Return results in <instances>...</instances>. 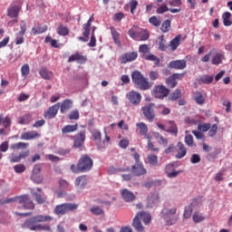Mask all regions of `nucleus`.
I'll list each match as a JSON object with an SVG mask.
<instances>
[{"mask_svg": "<svg viewBox=\"0 0 232 232\" xmlns=\"http://www.w3.org/2000/svg\"><path fill=\"white\" fill-rule=\"evenodd\" d=\"M37 137H41V134L35 130L24 132L21 135L22 140H32V139H37Z\"/></svg>", "mask_w": 232, "mask_h": 232, "instance_id": "nucleus-25", "label": "nucleus"}, {"mask_svg": "<svg viewBox=\"0 0 232 232\" xmlns=\"http://www.w3.org/2000/svg\"><path fill=\"white\" fill-rule=\"evenodd\" d=\"M222 19H223V24L224 26H231L232 21H231V13L229 12H225L222 14Z\"/></svg>", "mask_w": 232, "mask_h": 232, "instance_id": "nucleus-35", "label": "nucleus"}, {"mask_svg": "<svg viewBox=\"0 0 232 232\" xmlns=\"http://www.w3.org/2000/svg\"><path fill=\"white\" fill-rule=\"evenodd\" d=\"M147 160L149 161V164H150V166H159V157H157V155L149 154L147 156Z\"/></svg>", "mask_w": 232, "mask_h": 232, "instance_id": "nucleus-37", "label": "nucleus"}, {"mask_svg": "<svg viewBox=\"0 0 232 232\" xmlns=\"http://www.w3.org/2000/svg\"><path fill=\"white\" fill-rule=\"evenodd\" d=\"M185 143H186L187 146H188L189 148H193V146H194L193 135H191V134H187V135L185 136Z\"/></svg>", "mask_w": 232, "mask_h": 232, "instance_id": "nucleus-60", "label": "nucleus"}, {"mask_svg": "<svg viewBox=\"0 0 232 232\" xmlns=\"http://www.w3.org/2000/svg\"><path fill=\"white\" fill-rule=\"evenodd\" d=\"M148 144H147V150L149 151H153V152H159L160 151V149L159 147H155V144L151 141V136L150 139H147Z\"/></svg>", "mask_w": 232, "mask_h": 232, "instance_id": "nucleus-43", "label": "nucleus"}, {"mask_svg": "<svg viewBox=\"0 0 232 232\" xmlns=\"http://www.w3.org/2000/svg\"><path fill=\"white\" fill-rule=\"evenodd\" d=\"M78 128H79L78 124H75V125H65L62 129V133L63 135H65L66 133H73V131H77Z\"/></svg>", "mask_w": 232, "mask_h": 232, "instance_id": "nucleus-29", "label": "nucleus"}, {"mask_svg": "<svg viewBox=\"0 0 232 232\" xmlns=\"http://www.w3.org/2000/svg\"><path fill=\"white\" fill-rule=\"evenodd\" d=\"M218 131V125L213 124L210 125V130L208 131V137H215L217 135V132Z\"/></svg>", "mask_w": 232, "mask_h": 232, "instance_id": "nucleus-61", "label": "nucleus"}, {"mask_svg": "<svg viewBox=\"0 0 232 232\" xmlns=\"http://www.w3.org/2000/svg\"><path fill=\"white\" fill-rule=\"evenodd\" d=\"M75 61L78 64H84V63L88 61V58L85 55H82V53L77 52L68 58V63H75Z\"/></svg>", "mask_w": 232, "mask_h": 232, "instance_id": "nucleus-15", "label": "nucleus"}, {"mask_svg": "<svg viewBox=\"0 0 232 232\" xmlns=\"http://www.w3.org/2000/svg\"><path fill=\"white\" fill-rule=\"evenodd\" d=\"M39 74L45 81H50L53 77V72H48L46 68H41L39 71Z\"/></svg>", "mask_w": 232, "mask_h": 232, "instance_id": "nucleus-27", "label": "nucleus"}, {"mask_svg": "<svg viewBox=\"0 0 232 232\" xmlns=\"http://www.w3.org/2000/svg\"><path fill=\"white\" fill-rule=\"evenodd\" d=\"M170 126L168 130H166L167 133H173L177 137V133H179V129L177 128V124H175L173 121H169Z\"/></svg>", "mask_w": 232, "mask_h": 232, "instance_id": "nucleus-45", "label": "nucleus"}, {"mask_svg": "<svg viewBox=\"0 0 232 232\" xmlns=\"http://www.w3.org/2000/svg\"><path fill=\"white\" fill-rule=\"evenodd\" d=\"M37 231L52 232V227H50V225H46V224L45 225L40 224Z\"/></svg>", "mask_w": 232, "mask_h": 232, "instance_id": "nucleus-64", "label": "nucleus"}, {"mask_svg": "<svg viewBox=\"0 0 232 232\" xmlns=\"http://www.w3.org/2000/svg\"><path fill=\"white\" fill-rule=\"evenodd\" d=\"M149 23L150 24H152L153 26H155L156 28H159V26H160L161 24V21H160V18L157 17V16H151L150 19H149Z\"/></svg>", "mask_w": 232, "mask_h": 232, "instance_id": "nucleus-51", "label": "nucleus"}, {"mask_svg": "<svg viewBox=\"0 0 232 232\" xmlns=\"http://www.w3.org/2000/svg\"><path fill=\"white\" fill-rule=\"evenodd\" d=\"M92 29V25L90 24H83V33L82 35L83 37H85L86 39H88V37H90V30Z\"/></svg>", "mask_w": 232, "mask_h": 232, "instance_id": "nucleus-59", "label": "nucleus"}, {"mask_svg": "<svg viewBox=\"0 0 232 232\" xmlns=\"http://www.w3.org/2000/svg\"><path fill=\"white\" fill-rule=\"evenodd\" d=\"M73 147L74 148H82L86 140V130H81L75 136H73Z\"/></svg>", "mask_w": 232, "mask_h": 232, "instance_id": "nucleus-12", "label": "nucleus"}, {"mask_svg": "<svg viewBox=\"0 0 232 232\" xmlns=\"http://www.w3.org/2000/svg\"><path fill=\"white\" fill-rule=\"evenodd\" d=\"M53 218L52 216L37 215L28 218L22 224L23 229H29L30 231H38L39 226L43 222H52Z\"/></svg>", "mask_w": 232, "mask_h": 232, "instance_id": "nucleus-1", "label": "nucleus"}, {"mask_svg": "<svg viewBox=\"0 0 232 232\" xmlns=\"http://www.w3.org/2000/svg\"><path fill=\"white\" fill-rule=\"evenodd\" d=\"M166 84L169 88H175V86H177V80H175L174 76L171 75L166 80Z\"/></svg>", "mask_w": 232, "mask_h": 232, "instance_id": "nucleus-54", "label": "nucleus"}, {"mask_svg": "<svg viewBox=\"0 0 232 232\" xmlns=\"http://www.w3.org/2000/svg\"><path fill=\"white\" fill-rule=\"evenodd\" d=\"M141 111L149 122H153V121H155V103H148L141 107Z\"/></svg>", "mask_w": 232, "mask_h": 232, "instance_id": "nucleus-5", "label": "nucleus"}, {"mask_svg": "<svg viewBox=\"0 0 232 232\" xmlns=\"http://www.w3.org/2000/svg\"><path fill=\"white\" fill-rule=\"evenodd\" d=\"M162 184V180L156 179L155 181H147L143 184L144 188L150 189L153 188V186H160Z\"/></svg>", "mask_w": 232, "mask_h": 232, "instance_id": "nucleus-47", "label": "nucleus"}, {"mask_svg": "<svg viewBox=\"0 0 232 232\" xmlns=\"http://www.w3.org/2000/svg\"><path fill=\"white\" fill-rule=\"evenodd\" d=\"M139 6V1L137 0H130L128 4L124 5V10H127L130 12L132 15L135 14V10H137V7Z\"/></svg>", "mask_w": 232, "mask_h": 232, "instance_id": "nucleus-24", "label": "nucleus"}, {"mask_svg": "<svg viewBox=\"0 0 232 232\" xmlns=\"http://www.w3.org/2000/svg\"><path fill=\"white\" fill-rule=\"evenodd\" d=\"M79 111L78 110H73L70 112V114L68 115V119L70 121H79Z\"/></svg>", "mask_w": 232, "mask_h": 232, "instance_id": "nucleus-56", "label": "nucleus"}, {"mask_svg": "<svg viewBox=\"0 0 232 232\" xmlns=\"http://www.w3.org/2000/svg\"><path fill=\"white\" fill-rule=\"evenodd\" d=\"M123 171H128V169H117L113 166H111L108 169V174L109 175H115V173H121V172H123Z\"/></svg>", "mask_w": 232, "mask_h": 232, "instance_id": "nucleus-52", "label": "nucleus"}, {"mask_svg": "<svg viewBox=\"0 0 232 232\" xmlns=\"http://www.w3.org/2000/svg\"><path fill=\"white\" fill-rule=\"evenodd\" d=\"M140 53H143V55H146V53H150V47L148 44H141L139 48Z\"/></svg>", "mask_w": 232, "mask_h": 232, "instance_id": "nucleus-63", "label": "nucleus"}, {"mask_svg": "<svg viewBox=\"0 0 232 232\" xmlns=\"http://www.w3.org/2000/svg\"><path fill=\"white\" fill-rule=\"evenodd\" d=\"M181 93L182 92L180 91V89H177L174 92L170 94V96L169 97V101H179V99H180Z\"/></svg>", "mask_w": 232, "mask_h": 232, "instance_id": "nucleus-50", "label": "nucleus"}, {"mask_svg": "<svg viewBox=\"0 0 232 232\" xmlns=\"http://www.w3.org/2000/svg\"><path fill=\"white\" fill-rule=\"evenodd\" d=\"M72 108V102L71 100H64L61 105V113H64V111H68Z\"/></svg>", "mask_w": 232, "mask_h": 232, "instance_id": "nucleus-39", "label": "nucleus"}, {"mask_svg": "<svg viewBox=\"0 0 232 232\" xmlns=\"http://www.w3.org/2000/svg\"><path fill=\"white\" fill-rule=\"evenodd\" d=\"M191 215H193V210L188 206L185 207L183 212V218H191Z\"/></svg>", "mask_w": 232, "mask_h": 232, "instance_id": "nucleus-58", "label": "nucleus"}, {"mask_svg": "<svg viewBox=\"0 0 232 232\" xmlns=\"http://www.w3.org/2000/svg\"><path fill=\"white\" fill-rule=\"evenodd\" d=\"M131 79L133 84L139 88V90H141L142 92L146 90H150L151 88V85L150 84V82H148V79L144 78V75L140 73L139 71H134L131 73Z\"/></svg>", "mask_w": 232, "mask_h": 232, "instance_id": "nucleus-3", "label": "nucleus"}, {"mask_svg": "<svg viewBox=\"0 0 232 232\" xmlns=\"http://www.w3.org/2000/svg\"><path fill=\"white\" fill-rule=\"evenodd\" d=\"M213 76L211 75H203L198 79V84H211L213 82Z\"/></svg>", "mask_w": 232, "mask_h": 232, "instance_id": "nucleus-36", "label": "nucleus"}, {"mask_svg": "<svg viewBox=\"0 0 232 232\" xmlns=\"http://www.w3.org/2000/svg\"><path fill=\"white\" fill-rule=\"evenodd\" d=\"M146 61H152L155 66H160V58L155 56V54H147L143 56Z\"/></svg>", "mask_w": 232, "mask_h": 232, "instance_id": "nucleus-32", "label": "nucleus"}, {"mask_svg": "<svg viewBox=\"0 0 232 232\" xmlns=\"http://www.w3.org/2000/svg\"><path fill=\"white\" fill-rule=\"evenodd\" d=\"M21 10H23V5L21 4H11L7 8V17L10 19H17L19 14H21Z\"/></svg>", "mask_w": 232, "mask_h": 232, "instance_id": "nucleus-8", "label": "nucleus"}, {"mask_svg": "<svg viewBox=\"0 0 232 232\" xmlns=\"http://www.w3.org/2000/svg\"><path fill=\"white\" fill-rule=\"evenodd\" d=\"M92 168H93V160L86 154L82 155L78 161V169H80V172L86 173V171H90Z\"/></svg>", "mask_w": 232, "mask_h": 232, "instance_id": "nucleus-4", "label": "nucleus"}, {"mask_svg": "<svg viewBox=\"0 0 232 232\" xmlns=\"http://www.w3.org/2000/svg\"><path fill=\"white\" fill-rule=\"evenodd\" d=\"M153 95L156 99H164L169 95V89L166 88L164 85H157L154 88Z\"/></svg>", "mask_w": 232, "mask_h": 232, "instance_id": "nucleus-11", "label": "nucleus"}, {"mask_svg": "<svg viewBox=\"0 0 232 232\" xmlns=\"http://www.w3.org/2000/svg\"><path fill=\"white\" fill-rule=\"evenodd\" d=\"M14 43L16 45L24 44V34H20V33H16Z\"/></svg>", "mask_w": 232, "mask_h": 232, "instance_id": "nucleus-57", "label": "nucleus"}, {"mask_svg": "<svg viewBox=\"0 0 232 232\" xmlns=\"http://www.w3.org/2000/svg\"><path fill=\"white\" fill-rule=\"evenodd\" d=\"M91 133H92V140L95 142H98L99 144L102 142V133L101 132V130L94 129L93 130H92Z\"/></svg>", "mask_w": 232, "mask_h": 232, "instance_id": "nucleus-28", "label": "nucleus"}, {"mask_svg": "<svg viewBox=\"0 0 232 232\" xmlns=\"http://www.w3.org/2000/svg\"><path fill=\"white\" fill-rule=\"evenodd\" d=\"M169 28H171V20H165L161 24L160 30L163 34H167V32H169Z\"/></svg>", "mask_w": 232, "mask_h": 232, "instance_id": "nucleus-42", "label": "nucleus"}, {"mask_svg": "<svg viewBox=\"0 0 232 232\" xmlns=\"http://www.w3.org/2000/svg\"><path fill=\"white\" fill-rule=\"evenodd\" d=\"M198 131H203V133H206V131H209L211 130V124L210 123H203L199 124L198 126Z\"/></svg>", "mask_w": 232, "mask_h": 232, "instance_id": "nucleus-55", "label": "nucleus"}, {"mask_svg": "<svg viewBox=\"0 0 232 232\" xmlns=\"http://www.w3.org/2000/svg\"><path fill=\"white\" fill-rule=\"evenodd\" d=\"M188 66L186 60H173L168 64V68L170 70H184Z\"/></svg>", "mask_w": 232, "mask_h": 232, "instance_id": "nucleus-13", "label": "nucleus"}, {"mask_svg": "<svg viewBox=\"0 0 232 232\" xmlns=\"http://www.w3.org/2000/svg\"><path fill=\"white\" fill-rule=\"evenodd\" d=\"M140 220H142L144 224H150V222H151V215H150V213L141 211L136 214L135 218H133L132 227L138 232H144V227L142 226V223H140Z\"/></svg>", "mask_w": 232, "mask_h": 232, "instance_id": "nucleus-2", "label": "nucleus"}, {"mask_svg": "<svg viewBox=\"0 0 232 232\" xmlns=\"http://www.w3.org/2000/svg\"><path fill=\"white\" fill-rule=\"evenodd\" d=\"M57 34H58V35H62L63 37H66V35H68V34H70V30L68 29V27L61 24L57 28Z\"/></svg>", "mask_w": 232, "mask_h": 232, "instance_id": "nucleus-41", "label": "nucleus"}, {"mask_svg": "<svg viewBox=\"0 0 232 232\" xmlns=\"http://www.w3.org/2000/svg\"><path fill=\"white\" fill-rule=\"evenodd\" d=\"M180 39H182V35L179 34L170 41L169 47L171 48L172 52H175V50L180 46Z\"/></svg>", "mask_w": 232, "mask_h": 232, "instance_id": "nucleus-26", "label": "nucleus"}, {"mask_svg": "<svg viewBox=\"0 0 232 232\" xmlns=\"http://www.w3.org/2000/svg\"><path fill=\"white\" fill-rule=\"evenodd\" d=\"M21 75L22 77H24V79L30 75V65L28 63H24L21 67Z\"/></svg>", "mask_w": 232, "mask_h": 232, "instance_id": "nucleus-46", "label": "nucleus"}, {"mask_svg": "<svg viewBox=\"0 0 232 232\" xmlns=\"http://www.w3.org/2000/svg\"><path fill=\"white\" fill-rule=\"evenodd\" d=\"M192 220L195 222V224H199V222H204L206 218L199 211H195L192 215Z\"/></svg>", "mask_w": 232, "mask_h": 232, "instance_id": "nucleus-30", "label": "nucleus"}, {"mask_svg": "<svg viewBox=\"0 0 232 232\" xmlns=\"http://www.w3.org/2000/svg\"><path fill=\"white\" fill-rule=\"evenodd\" d=\"M31 180H33L34 184H43V180H44V178L41 174H32Z\"/></svg>", "mask_w": 232, "mask_h": 232, "instance_id": "nucleus-44", "label": "nucleus"}, {"mask_svg": "<svg viewBox=\"0 0 232 232\" xmlns=\"http://www.w3.org/2000/svg\"><path fill=\"white\" fill-rule=\"evenodd\" d=\"M32 195L35 198L37 204H44V202H46V197L37 192H32Z\"/></svg>", "mask_w": 232, "mask_h": 232, "instance_id": "nucleus-40", "label": "nucleus"}, {"mask_svg": "<svg viewBox=\"0 0 232 232\" xmlns=\"http://www.w3.org/2000/svg\"><path fill=\"white\" fill-rule=\"evenodd\" d=\"M139 57V53L137 52L127 53L121 55V64H126V63H132Z\"/></svg>", "mask_w": 232, "mask_h": 232, "instance_id": "nucleus-17", "label": "nucleus"}, {"mask_svg": "<svg viewBox=\"0 0 232 232\" xmlns=\"http://www.w3.org/2000/svg\"><path fill=\"white\" fill-rule=\"evenodd\" d=\"M164 211V218L167 222V226H174V224H177V221L179 220L178 217L169 218L170 216L177 214V208H166Z\"/></svg>", "mask_w": 232, "mask_h": 232, "instance_id": "nucleus-7", "label": "nucleus"}, {"mask_svg": "<svg viewBox=\"0 0 232 232\" xmlns=\"http://www.w3.org/2000/svg\"><path fill=\"white\" fill-rule=\"evenodd\" d=\"M136 128L139 130L140 135L144 137V139H150L151 135L148 133V125L144 122L136 123Z\"/></svg>", "mask_w": 232, "mask_h": 232, "instance_id": "nucleus-18", "label": "nucleus"}, {"mask_svg": "<svg viewBox=\"0 0 232 232\" xmlns=\"http://www.w3.org/2000/svg\"><path fill=\"white\" fill-rule=\"evenodd\" d=\"M14 170L16 173H24V171H26V166H24V164L14 165Z\"/></svg>", "mask_w": 232, "mask_h": 232, "instance_id": "nucleus-62", "label": "nucleus"}, {"mask_svg": "<svg viewBox=\"0 0 232 232\" xmlns=\"http://www.w3.org/2000/svg\"><path fill=\"white\" fill-rule=\"evenodd\" d=\"M74 184L76 188H80V189H84L86 188V184H88V178L86 176H79L76 178Z\"/></svg>", "mask_w": 232, "mask_h": 232, "instance_id": "nucleus-23", "label": "nucleus"}, {"mask_svg": "<svg viewBox=\"0 0 232 232\" xmlns=\"http://www.w3.org/2000/svg\"><path fill=\"white\" fill-rule=\"evenodd\" d=\"M77 208H78L77 204L64 203V204L56 206L54 208V213L56 215H66L68 211H75Z\"/></svg>", "mask_w": 232, "mask_h": 232, "instance_id": "nucleus-6", "label": "nucleus"}, {"mask_svg": "<svg viewBox=\"0 0 232 232\" xmlns=\"http://www.w3.org/2000/svg\"><path fill=\"white\" fill-rule=\"evenodd\" d=\"M91 213L92 215H95L96 217H99L100 215H104V210L98 206H93L91 209H90Z\"/></svg>", "mask_w": 232, "mask_h": 232, "instance_id": "nucleus-48", "label": "nucleus"}, {"mask_svg": "<svg viewBox=\"0 0 232 232\" xmlns=\"http://www.w3.org/2000/svg\"><path fill=\"white\" fill-rule=\"evenodd\" d=\"M131 172L135 177H142V175H146L148 170L144 168V165L140 162L135 163L131 168Z\"/></svg>", "mask_w": 232, "mask_h": 232, "instance_id": "nucleus-14", "label": "nucleus"}, {"mask_svg": "<svg viewBox=\"0 0 232 232\" xmlns=\"http://www.w3.org/2000/svg\"><path fill=\"white\" fill-rule=\"evenodd\" d=\"M222 59H224V54L217 53L212 59V64H215V65L221 64Z\"/></svg>", "mask_w": 232, "mask_h": 232, "instance_id": "nucleus-53", "label": "nucleus"}, {"mask_svg": "<svg viewBox=\"0 0 232 232\" xmlns=\"http://www.w3.org/2000/svg\"><path fill=\"white\" fill-rule=\"evenodd\" d=\"M203 196H198L197 198H194L191 202L189 203L188 208L193 211V209H197V208H200L202 206L204 200Z\"/></svg>", "mask_w": 232, "mask_h": 232, "instance_id": "nucleus-22", "label": "nucleus"}, {"mask_svg": "<svg viewBox=\"0 0 232 232\" xmlns=\"http://www.w3.org/2000/svg\"><path fill=\"white\" fill-rule=\"evenodd\" d=\"M18 204H23L24 209H35V204L30 199L28 195H22L17 197Z\"/></svg>", "mask_w": 232, "mask_h": 232, "instance_id": "nucleus-10", "label": "nucleus"}, {"mask_svg": "<svg viewBox=\"0 0 232 232\" xmlns=\"http://www.w3.org/2000/svg\"><path fill=\"white\" fill-rule=\"evenodd\" d=\"M126 99L132 104V106H139L140 101H142V95L137 91H130L126 94Z\"/></svg>", "mask_w": 232, "mask_h": 232, "instance_id": "nucleus-9", "label": "nucleus"}, {"mask_svg": "<svg viewBox=\"0 0 232 232\" xmlns=\"http://www.w3.org/2000/svg\"><path fill=\"white\" fill-rule=\"evenodd\" d=\"M32 122V114L27 113L18 118L19 124H30Z\"/></svg>", "mask_w": 232, "mask_h": 232, "instance_id": "nucleus-33", "label": "nucleus"}, {"mask_svg": "<svg viewBox=\"0 0 232 232\" xmlns=\"http://www.w3.org/2000/svg\"><path fill=\"white\" fill-rule=\"evenodd\" d=\"M121 195L125 202H133V200L137 198L135 194H133V192L130 191L127 188H123L121 192Z\"/></svg>", "mask_w": 232, "mask_h": 232, "instance_id": "nucleus-19", "label": "nucleus"}, {"mask_svg": "<svg viewBox=\"0 0 232 232\" xmlns=\"http://www.w3.org/2000/svg\"><path fill=\"white\" fill-rule=\"evenodd\" d=\"M28 146H30L29 143H24L23 141L17 142V143H13L10 146V149L13 150H26V148H28Z\"/></svg>", "mask_w": 232, "mask_h": 232, "instance_id": "nucleus-31", "label": "nucleus"}, {"mask_svg": "<svg viewBox=\"0 0 232 232\" xmlns=\"http://www.w3.org/2000/svg\"><path fill=\"white\" fill-rule=\"evenodd\" d=\"M160 200V197H159V193L157 192L150 193L147 198L148 208H153L155 204H159Z\"/></svg>", "mask_w": 232, "mask_h": 232, "instance_id": "nucleus-20", "label": "nucleus"}, {"mask_svg": "<svg viewBox=\"0 0 232 232\" xmlns=\"http://www.w3.org/2000/svg\"><path fill=\"white\" fill-rule=\"evenodd\" d=\"M194 101L197 104H199V106H202L206 103V98L200 92H196V96L194 97Z\"/></svg>", "mask_w": 232, "mask_h": 232, "instance_id": "nucleus-34", "label": "nucleus"}, {"mask_svg": "<svg viewBox=\"0 0 232 232\" xmlns=\"http://www.w3.org/2000/svg\"><path fill=\"white\" fill-rule=\"evenodd\" d=\"M111 34L112 35V39L115 43V44H121V40L119 39V33L117 32V30L115 29V27H111Z\"/></svg>", "mask_w": 232, "mask_h": 232, "instance_id": "nucleus-49", "label": "nucleus"}, {"mask_svg": "<svg viewBox=\"0 0 232 232\" xmlns=\"http://www.w3.org/2000/svg\"><path fill=\"white\" fill-rule=\"evenodd\" d=\"M177 154L175 155L176 159H184L185 155L188 154V149H186V146H184V143L182 141H179L177 144Z\"/></svg>", "mask_w": 232, "mask_h": 232, "instance_id": "nucleus-21", "label": "nucleus"}, {"mask_svg": "<svg viewBox=\"0 0 232 232\" xmlns=\"http://www.w3.org/2000/svg\"><path fill=\"white\" fill-rule=\"evenodd\" d=\"M148 39H150V33L148 31H138V41H148Z\"/></svg>", "mask_w": 232, "mask_h": 232, "instance_id": "nucleus-38", "label": "nucleus"}, {"mask_svg": "<svg viewBox=\"0 0 232 232\" xmlns=\"http://www.w3.org/2000/svg\"><path fill=\"white\" fill-rule=\"evenodd\" d=\"M60 104L61 103H56L53 106H51L47 111L44 112V119H53L55 118V116L57 115L58 111H59V108H60Z\"/></svg>", "mask_w": 232, "mask_h": 232, "instance_id": "nucleus-16", "label": "nucleus"}]
</instances>
